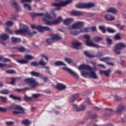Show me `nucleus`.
Instances as JSON below:
<instances>
[{
    "mask_svg": "<svg viewBox=\"0 0 126 126\" xmlns=\"http://www.w3.org/2000/svg\"><path fill=\"white\" fill-rule=\"evenodd\" d=\"M18 50L19 52H27L28 53L30 52V50H27L26 48L24 47H18Z\"/></svg>",
    "mask_w": 126,
    "mask_h": 126,
    "instance_id": "nucleus-33",
    "label": "nucleus"
},
{
    "mask_svg": "<svg viewBox=\"0 0 126 126\" xmlns=\"http://www.w3.org/2000/svg\"><path fill=\"white\" fill-rule=\"evenodd\" d=\"M23 7H24L25 8H28V9L29 10H32V7H31V6H30L29 4H28V3H24V4H23Z\"/></svg>",
    "mask_w": 126,
    "mask_h": 126,
    "instance_id": "nucleus-47",
    "label": "nucleus"
},
{
    "mask_svg": "<svg viewBox=\"0 0 126 126\" xmlns=\"http://www.w3.org/2000/svg\"><path fill=\"white\" fill-rule=\"evenodd\" d=\"M30 15L32 18L39 16H44V18H42L43 21L45 22L44 24L52 26V25H56L57 24H60L62 21V17H59L57 20H53L52 21H49L48 20L52 19V17L47 12L44 14L43 13H34L32 12L30 13Z\"/></svg>",
    "mask_w": 126,
    "mask_h": 126,
    "instance_id": "nucleus-1",
    "label": "nucleus"
},
{
    "mask_svg": "<svg viewBox=\"0 0 126 126\" xmlns=\"http://www.w3.org/2000/svg\"><path fill=\"white\" fill-rule=\"evenodd\" d=\"M24 81L25 83L29 85L31 88H36L38 84L36 79L32 77L24 79Z\"/></svg>",
    "mask_w": 126,
    "mask_h": 126,
    "instance_id": "nucleus-5",
    "label": "nucleus"
},
{
    "mask_svg": "<svg viewBox=\"0 0 126 126\" xmlns=\"http://www.w3.org/2000/svg\"><path fill=\"white\" fill-rule=\"evenodd\" d=\"M116 27L119 29L120 30H124V28H126V26L123 25V26H121L120 24H117L116 25Z\"/></svg>",
    "mask_w": 126,
    "mask_h": 126,
    "instance_id": "nucleus-50",
    "label": "nucleus"
},
{
    "mask_svg": "<svg viewBox=\"0 0 126 126\" xmlns=\"http://www.w3.org/2000/svg\"><path fill=\"white\" fill-rule=\"evenodd\" d=\"M0 98L1 99V101L3 103L6 102L7 100V98L3 96H0Z\"/></svg>",
    "mask_w": 126,
    "mask_h": 126,
    "instance_id": "nucleus-54",
    "label": "nucleus"
},
{
    "mask_svg": "<svg viewBox=\"0 0 126 126\" xmlns=\"http://www.w3.org/2000/svg\"><path fill=\"white\" fill-rule=\"evenodd\" d=\"M82 45V43H80L79 42L76 41H74L72 42L71 44V47L72 48L78 50L80 49L81 46Z\"/></svg>",
    "mask_w": 126,
    "mask_h": 126,
    "instance_id": "nucleus-15",
    "label": "nucleus"
},
{
    "mask_svg": "<svg viewBox=\"0 0 126 126\" xmlns=\"http://www.w3.org/2000/svg\"><path fill=\"white\" fill-rule=\"evenodd\" d=\"M125 109V106L122 104H120L117 106L116 113L117 114H120L122 112V111H123Z\"/></svg>",
    "mask_w": 126,
    "mask_h": 126,
    "instance_id": "nucleus-19",
    "label": "nucleus"
},
{
    "mask_svg": "<svg viewBox=\"0 0 126 126\" xmlns=\"http://www.w3.org/2000/svg\"><path fill=\"white\" fill-rule=\"evenodd\" d=\"M30 74L32 76H35L36 77H40V73L37 72L36 71H32L30 72Z\"/></svg>",
    "mask_w": 126,
    "mask_h": 126,
    "instance_id": "nucleus-36",
    "label": "nucleus"
},
{
    "mask_svg": "<svg viewBox=\"0 0 126 126\" xmlns=\"http://www.w3.org/2000/svg\"><path fill=\"white\" fill-rule=\"evenodd\" d=\"M77 68L79 70H88L89 71L92 70H96V68L95 67H92L91 66H89V65H86L85 64L79 65L77 67Z\"/></svg>",
    "mask_w": 126,
    "mask_h": 126,
    "instance_id": "nucleus-10",
    "label": "nucleus"
},
{
    "mask_svg": "<svg viewBox=\"0 0 126 126\" xmlns=\"http://www.w3.org/2000/svg\"><path fill=\"white\" fill-rule=\"evenodd\" d=\"M54 41H58L61 39V37L58 36L57 34H54L52 37Z\"/></svg>",
    "mask_w": 126,
    "mask_h": 126,
    "instance_id": "nucleus-38",
    "label": "nucleus"
},
{
    "mask_svg": "<svg viewBox=\"0 0 126 126\" xmlns=\"http://www.w3.org/2000/svg\"><path fill=\"white\" fill-rule=\"evenodd\" d=\"M6 25L9 27H11L13 25V22L10 21H8L6 22Z\"/></svg>",
    "mask_w": 126,
    "mask_h": 126,
    "instance_id": "nucleus-55",
    "label": "nucleus"
},
{
    "mask_svg": "<svg viewBox=\"0 0 126 126\" xmlns=\"http://www.w3.org/2000/svg\"><path fill=\"white\" fill-rule=\"evenodd\" d=\"M107 12L108 13H113L114 14H117L118 13V10H117V9L114 8V7H109L107 10Z\"/></svg>",
    "mask_w": 126,
    "mask_h": 126,
    "instance_id": "nucleus-24",
    "label": "nucleus"
},
{
    "mask_svg": "<svg viewBox=\"0 0 126 126\" xmlns=\"http://www.w3.org/2000/svg\"><path fill=\"white\" fill-rule=\"evenodd\" d=\"M19 26L21 28L20 30L15 31V33L17 35L23 34L24 35L28 34L29 35H32V33H30V30H29V27L27 25L19 24Z\"/></svg>",
    "mask_w": 126,
    "mask_h": 126,
    "instance_id": "nucleus-3",
    "label": "nucleus"
},
{
    "mask_svg": "<svg viewBox=\"0 0 126 126\" xmlns=\"http://www.w3.org/2000/svg\"><path fill=\"white\" fill-rule=\"evenodd\" d=\"M11 82L9 83L10 84L14 85L15 82L17 81V79L16 78H11Z\"/></svg>",
    "mask_w": 126,
    "mask_h": 126,
    "instance_id": "nucleus-52",
    "label": "nucleus"
},
{
    "mask_svg": "<svg viewBox=\"0 0 126 126\" xmlns=\"http://www.w3.org/2000/svg\"><path fill=\"white\" fill-rule=\"evenodd\" d=\"M125 48H126V45L124 43L119 42L115 45L113 51L117 54L120 55L121 53V51Z\"/></svg>",
    "mask_w": 126,
    "mask_h": 126,
    "instance_id": "nucleus-6",
    "label": "nucleus"
},
{
    "mask_svg": "<svg viewBox=\"0 0 126 126\" xmlns=\"http://www.w3.org/2000/svg\"><path fill=\"white\" fill-rule=\"evenodd\" d=\"M31 65L32 66H37L38 65V63H37V62H32V63H30Z\"/></svg>",
    "mask_w": 126,
    "mask_h": 126,
    "instance_id": "nucleus-51",
    "label": "nucleus"
},
{
    "mask_svg": "<svg viewBox=\"0 0 126 126\" xmlns=\"http://www.w3.org/2000/svg\"><path fill=\"white\" fill-rule=\"evenodd\" d=\"M64 60L65 62H66L67 63H68L69 64H70L71 66H74L75 63H74L72 61V60L69 58H65L64 59Z\"/></svg>",
    "mask_w": 126,
    "mask_h": 126,
    "instance_id": "nucleus-27",
    "label": "nucleus"
},
{
    "mask_svg": "<svg viewBox=\"0 0 126 126\" xmlns=\"http://www.w3.org/2000/svg\"><path fill=\"white\" fill-rule=\"evenodd\" d=\"M80 33H88L90 32V28H83L81 29L80 31H79Z\"/></svg>",
    "mask_w": 126,
    "mask_h": 126,
    "instance_id": "nucleus-30",
    "label": "nucleus"
},
{
    "mask_svg": "<svg viewBox=\"0 0 126 126\" xmlns=\"http://www.w3.org/2000/svg\"><path fill=\"white\" fill-rule=\"evenodd\" d=\"M83 26V22H77L74 25H72L71 28L75 29H79Z\"/></svg>",
    "mask_w": 126,
    "mask_h": 126,
    "instance_id": "nucleus-14",
    "label": "nucleus"
},
{
    "mask_svg": "<svg viewBox=\"0 0 126 126\" xmlns=\"http://www.w3.org/2000/svg\"><path fill=\"white\" fill-rule=\"evenodd\" d=\"M107 42L109 45H111L112 44V40L110 38H107Z\"/></svg>",
    "mask_w": 126,
    "mask_h": 126,
    "instance_id": "nucleus-60",
    "label": "nucleus"
},
{
    "mask_svg": "<svg viewBox=\"0 0 126 126\" xmlns=\"http://www.w3.org/2000/svg\"><path fill=\"white\" fill-rule=\"evenodd\" d=\"M84 54L88 58H93L94 57H95V56H94L93 55H92L88 51H84Z\"/></svg>",
    "mask_w": 126,
    "mask_h": 126,
    "instance_id": "nucleus-35",
    "label": "nucleus"
},
{
    "mask_svg": "<svg viewBox=\"0 0 126 126\" xmlns=\"http://www.w3.org/2000/svg\"><path fill=\"white\" fill-rule=\"evenodd\" d=\"M80 73H81V75L84 78H87V76L89 75V73L87 72L86 71H85V70L81 71Z\"/></svg>",
    "mask_w": 126,
    "mask_h": 126,
    "instance_id": "nucleus-34",
    "label": "nucleus"
},
{
    "mask_svg": "<svg viewBox=\"0 0 126 126\" xmlns=\"http://www.w3.org/2000/svg\"><path fill=\"white\" fill-rule=\"evenodd\" d=\"M32 2V0H21V2L22 3H24L25 2H29V3H31Z\"/></svg>",
    "mask_w": 126,
    "mask_h": 126,
    "instance_id": "nucleus-59",
    "label": "nucleus"
},
{
    "mask_svg": "<svg viewBox=\"0 0 126 126\" xmlns=\"http://www.w3.org/2000/svg\"><path fill=\"white\" fill-rule=\"evenodd\" d=\"M3 62V63L10 62H11V60H10L9 59H8V58H4Z\"/></svg>",
    "mask_w": 126,
    "mask_h": 126,
    "instance_id": "nucleus-62",
    "label": "nucleus"
},
{
    "mask_svg": "<svg viewBox=\"0 0 126 126\" xmlns=\"http://www.w3.org/2000/svg\"><path fill=\"white\" fill-rule=\"evenodd\" d=\"M80 97V94H75L70 96L69 98V101L70 103L74 102L75 100Z\"/></svg>",
    "mask_w": 126,
    "mask_h": 126,
    "instance_id": "nucleus-16",
    "label": "nucleus"
},
{
    "mask_svg": "<svg viewBox=\"0 0 126 126\" xmlns=\"http://www.w3.org/2000/svg\"><path fill=\"white\" fill-rule=\"evenodd\" d=\"M72 0H67L66 1H64V2H61L59 3H53L52 5L53 6L58 7L57 8L52 9L51 10V12L52 15L55 18L56 17V14L54 12L55 10H60L61 9V6H65L66 5L72 2Z\"/></svg>",
    "mask_w": 126,
    "mask_h": 126,
    "instance_id": "nucleus-4",
    "label": "nucleus"
},
{
    "mask_svg": "<svg viewBox=\"0 0 126 126\" xmlns=\"http://www.w3.org/2000/svg\"><path fill=\"white\" fill-rule=\"evenodd\" d=\"M10 98H12L14 100H18L19 101H21V98L20 97L14 96L13 94H10L9 95Z\"/></svg>",
    "mask_w": 126,
    "mask_h": 126,
    "instance_id": "nucleus-40",
    "label": "nucleus"
},
{
    "mask_svg": "<svg viewBox=\"0 0 126 126\" xmlns=\"http://www.w3.org/2000/svg\"><path fill=\"white\" fill-rule=\"evenodd\" d=\"M104 17L107 21H113L115 20V18L112 17V16L110 14L105 15Z\"/></svg>",
    "mask_w": 126,
    "mask_h": 126,
    "instance_id": "nucleus-32",
    "label": "nucleus"
},
{
    "mask_svg": "<svg viewBox=\"0 0 126 126\" xmlns=\"http://www.w3.org/2000/svg\"><path fill=\"white\" fill-rule=\"evenodd\" d=\"M5 31L8 32L9 34H13V31L12 30H10L9 28H6L5 29Z\"/></svg>",
    "mask_w": 126,
    "mask_h": 126,
    "instance_id": "nucleus-57",
    "label": "nucleus"
},
{
    "mask_svg": "<svg viewBox=\"0 0 126 126\" xmlns=\"http://www.w3.org/2000/svg\"><path fill=\"white\" fill-rule=\"evenodd\" d=\"M10 93V92L8 90H2L0 91V94H1L8 95Z\"/></svg>",
    "mask_w": 126,
    "mask_h": 126,
    "instance_id": "nucleus-37",
    "label": "nucleus"
},
{
    "mask_svg": "<svg viewBox=\"0 0 126 126\" xmlns=\"http://www.w3.org/2000/svg\"><path fill=\"white\" fill-rule=\"evenodd\" d=\"M74 29H73L72 28L70 29V34L71 35H76L78 34H80V32H79V31H76Z\"/></svg>",
    "mask_w": 126,
    "mask_h": 126,
    "instance_id": "nucleus-28",
    "label": "nucleus"
},
{
    "mask_svg": "<svg viewBox=\"0 0 126 126\" xmlns=\"http://www.w3.org/2000/svg\"><path fill=\"white\" fill-rule=\"evenodd\" d=\"M99 61H100V62H104L109 65L112 66L114 64L113 63L110 62L111 59L108 57L101 58L99 59Z\"/></svg>",
    "mask_w": 126,
    "mask_h": 126,
    "instance_id": "nucleus-13",
    "label": "nucleus"
},
{
    "mask_svg": "<svg viewBox=\"0 0 126 126\" xmlns=\"http://www.w3.org/2000/svg\"><path fill=\"white\" fill-rule=\"evenodd\" d=\"M5 72L7 74H10L16 73L15 71L14 70H12V69L7 70L5 71Z\"/></svg>",
    "mask_w": 126,
    "mask_h": 126,
    "instance_id": "nucleus-45",
    "label": "nucleus"
},
{
    "mask_svg": "<svg viewBox=\"0 0 126 126\" xmlns=\"http://www.w3.org/2000/svg\"><path fill=\"white\" fill-rule=\"evenodd\" d=\"M22 124L25 125V126H30L32 124V122L28 119H24L23 120H22Z\"/></svg>",
    "mask_w": 126,
    "mask_h": 126,
    "instance_id": "nucleus-31",
    "label": "nucleus"
},
{
    "mask_svg": "<svg viewBox=\"0 0 126 126\" xmlns=\"http://www.w3.org/2000/svg\"><path fill=\"white\" fill-rule=\"evenodd\" d=\"M84 38L86 40V44L89 46L99 48L100 47L97 44L94 43L92 41H90V35L86 34L83 36Z\"/></svg>",
    "mask_w": 126,
    "mask_h": 126,
    "instance_id": "nucleus-8",
    "label": "nucleus"
},
{
    "mask_svg": "<svg viewBox=\"0 0 126 126\" xmlns=\"http://www.w3.org/2000/svg\"><path fill=\"white\" fill-rule=\"evenodd\" d=\"M15 110H17L18 111H13L12 113L13 114V115H18V114H23L24 115L25 114V109H24L23 107L21 106V108L20 109H15Z\"/></svg>",
    "mask_w": 126,
    "mask_h": 126,
    "instance_id": "nucleus-20",
    "label": "nucleus"
},
{
    "mask_svg": "<svg viewBox=\"0 0 126 126\" xmlns=\"http://www.w3.org/2000/svg\"><path fill=\"white\" fill-rule=\"evenodd\" d=\"M114 39L116 40H120V33H119L114 36Z\"/></svg>",
    "mask_w": 126,
    "mask_h": 126,
    "instance_id": "nucleus-56",
    "label": "nucleus"
},
{
    "mask_svg": "<svg viewBox=\"0 0 126 126\" xmlns=\"http://www.w3.org/2000/svg\"><path fill=\"white\" fill-rule=\"evenodd\" d=\"M56 88H57V89L62 91L66 89V87L63 84L58 83L56 86Z\"/></svg>",
    "mask_w": 126,
    "mask_h": 126,
    "instance_id": "nucleus-21",
    "label": "nucleus"
},
{
    "mask_svg": "<svg viewBox=\"0 0 126 126\" xmlns=\"http://www.w3.org/2000/svg\"><path fill=\"white\" fill-rule=\"evenodd\" d=\"M10 3L12 6L16 8L17 11L19 10V5L16 2H15L14 0H12L10 2Z\"/></svg>",
    "mask_w": 126,
    "mask_h": 126,
    "instance_id": "nucleus-23",
    "label": "nucleus"
},
{
    "mask_svg": "<svg viewBox=\"0 0 126 126\" xmlns=\"http://www.w3.org/2000/svg\"><path fill=\"white\" fill-rule=\"evenodd\" d=\"M31 28L32 29H36L40 32H43L44 31H48V32L52 31V29H50V28H48L47 27L37 26L36 28H35V25H31Z\"/></svg>",
    "mask_w": 126,
    "mask_h": 126,
    "instance_id": "nucleus-11",
    "label": "nucleus"
},
{
    "mask_svg": "<svg viewBox=\"0 0 126 126\" xmlns=\"http://www.w3.org/2000/svg\"><path fill=\"white\" fill-rule=\"evenodd\" d=\"M38 65H40L41 66H45L46 64V63L43 61V59H41L40 61L38 62Z\"/></svg>",
    "mask_w": 126,
    "mask_h": 126,
    "instance_id": "nucleus-44",
    "label": "nucleus"
},
{
    "mask_svg": "<svg viewBox=\"0 0 126 126\" xmlns=\"http://www.w3.org/2000/svg\"><path fill=\"white\" fill-rule=\"evenodd\" d=\"M111 72V70L110 69H109L107 70H105L104 72V74L106 76H109Z\"/></svg>",
    "mask_w": 126,
    "mask_h": 126,
    "instance_id": "nucleus-46",
    "label": "nucleus"
},
{
    "mask_svg": "<svg viewBox=\"0 0 126 126\" xmlns=\"http://www.w3.org/2000/svg\"><path fill=\"white\" fill-rule=\"evenodd\" d=\"M90 29V31H91V32H96V27L95 26L94 27H92L91 28H89Z\"/></svg>",
    "mask_w": 126,
    "mask_h": 126,
    "instance_id": "nucleus-53",
    "label": "nucleus"
},
{
    "mask_svg": "<svg viewBox=\"0 0 126 126\" xmlns=\"http://www.w3.org/2000/svg\"><path fill=\"white\" fill-rule=\"evenodd\" d=\"M73 21V19H67L63 21V24L64 25L68 26Z\"/></svg>",
    "mask_w": 126,
    "mask_h": 126,
    "instance_id": "nucleus-29",
    "label": "nucleus"
},
{
    "mask_svg": "<svg viewBox=\"0 0 126 126\" xmlns=\"http://www.w3.org/2000/svg\"><path fill=\"white\" fill-rule=\"evenodd\" d=\"M98 28H99V30L101 31V32H102L103 33H105L106 28L105 27H104L103 26H100L98 27Z\"/></svg>",
    "mask_w": 126,
    "mask_h": 126,
    "instance_id": "nucleus-41",
    "label": "nucleus"
},
{
    "mask_svg": "<svg viewBox=\"0 0 126 126\" xmlns=\"http://www.w3.org/2000/svg\"><path fill=\"white\" fill-rule=\"evenodd\" d=\"M90 72L89 73V76L90 78H92L93 79H98V76L97 75L95 72L93 70L90 71Z\"/></svg>",
    "mask_w": 126,
    "mask_h": 126,
    "instance_id": "nucleus-18",
    "label": "nucleus"
},
{
    "mask_svg": "<svg viewBox=\"0 0 126 126\" xmlns=\"http://www.w3.org/2000/svg\"><path fill=\"white\" fill-rule=\"evenodd\" d=\"M11 41L13 43H20L22 41L21 38L20 37H11Z\"/></svg>",
    "mask_w": 126,
    "mask_h": 126,
    "instance_id": "nucleus-26",
    "label": "nucleus"
},
{
    "mask_svg": "<svg viewBox=\"0 0 126 126\" xmlns=\"http://www.w3.org/2000/svg\"><path fill=\"white\" fill-rule=\"evenodd\" d=\"M0 43L3 45V46H6V43L5 42V40H2V39H0Z\"/></svg>",
    "mask_w": 126,
    "mask_h": 126,
    "instance_id": "nucleus-63",
    "label": "nucleus"
},
{
    "mask_svg": "<svg viewBox=\"0 0 126 126\" xmlns=\"http://www.w3.org/2000/svg\"><path fill=\"white\" fill-rule=\"evenodd\" d=\"M9 39V36L7 34L5 33H2L0 35V40H7V39Z\"/></svg>",
    "mask_w": 126,
    "mask_h": 126,
    "instance_id": "nucleus-25",
    "label": "nucleus"
},
{
    "mask_svg": "<svg viewBox=\"0 0 126 126\" xmlns=\"http://www.w3.org/2000/svg\"><path fill=\"white\" fill-rule=\"evenodd\" d=\"M94 40L96 43H99L102 40V37L96 36L94 38Z\"/></svg>",
    "mask_w": 126,
    "mask_h": 126,
    "instance_id": "nucleus-39",
    "label": "nucleus"
},
{
    "mask_svg": "<svg viewBox=\"0 0 126 126\" xmlns=\"http://www.w3.org/2000/svg\"><path fill=\"white\" fill-rule=\"evenodd\" d=\"M71 15L73 16H82V15H83V12L80 11H73L71 12Z\"/></svg>",
    "mask_w": 126,
    "mask_h": 126,
    "instance_id": "nucleus-22",
    "label": "nucleus"
},
{
    "mask_svg": "<svg viewBox=\"0 0 126 126\" xmlns=\"http://www.w3.org/2000/svg\"><path fill=\"white\" fill-rule=\"evenodd\" d=\"M114 98H115V99H116V100H118V101H120V100H122V98L121 97H120L119 96H117V95L115 96Z\"/></svg>",
    "mask_w": 126,
    "mask_h": 126,
    "instance_id": "nucleus-61",
    "label": "nucleus"
},
{
    "mask_svg": "<svg viewBox=\"0 0 126 126\" xmlns=\"http://www.w3.org/2000/svg\"><path fill=\"white\" fill-rule=\"evenodd\" d=\"M42 96V94H32V98H33L34 99H36V98H38V97H40Z\"/></svg>",
    "mask_w": 126,
    "mask_h": 126,
    "instance_id": "nucleus-42",
    "label": "nucleus"
},
{
    "mask_svg": "<svg viewBox=\"0 0 126 126\" xmlns=\"http://www.w3.org/2000/svg\"><path fill=\"white\" fill-rule=\"evenodd\" d=\"M54 64L56 66H63L64 67H62V69L64 70L67 71L68 72H69L71 75L75 77L76 79H79V76L74 71H72L71 69H70L68 67H66V65L62 61H56Z\"/></svg>",
    "mask_w": 126,
    "mask_h": 126,
    "instance_id": "nucleus-2",
    "label": "nucleus"
},
{
    "mask_svg": "<svg viewBox=\"0 0 126 126\" xmlns=\"http://www.w3.org/2000/svg\"><path fill=\"white\" fill-rule=\"evenodd\" d=\"M24 59L22 60H16V62L21 64H27L29 63V61L32 60L34 59L33 56L29 55H26L24 56ZM26 59V60H25Z\"/></svg>",
    "mask_w": 126,
    "mask_h": 126,
    "instance_id": "nucleus-7",
    "label": "nucleus"
},
{
    "mask_svg": "<svg viewBox=\"0 0 126 126\" xmlns=\"http://www.w3.org/2000/svg\"><path fill=\"white\" fill-rule=\"evenodd\" d=\"M94 6V3H79L76 5V7L79 9H83L85 8H91Z\"/></svg>",
    "mask_w": 126,
    "mask_h": 126,
    "instance_id": "nucleus-12",
    "label": "nucleus"
},
{
    "mask_svg": "<svg viewBox=\"0 0 126 126\" xmlns=\"http://www.w3.org/2000/svg\"><path fill=\"white\" fill-rule=\"evenodd\" d=\"M20 108H21V106L20 105L15 104H12L11 105H10L8 108H3V107H0V111L2 112H6L7 109H10V110H11V109L20 110Z\"/></svg>",
    "mask_w": 126,
    "mask_h": 126,
    "instance_id": "nucleus-9",
    "label": "nucleus"
},
{
    "mask_svg": "<svg viewBox=\"0 0 126 126\" xmlns=\"http://www.w3.org/2000/svg\"><path fill=\"white\" fill-rule=\"evenodd\" d=\"M46 42L49 44H51L52 43H53L54 41L52 38V37H50L49 38L46 39Z\"/></svg>",
    "mask_w": 126,
    "mask_h": 126,
    "instance_id": "nucleus-48",
    "label": "nucleus"
},
{
    "mask_svg": "<svg viewBox=\"0 0 126 126\" xmlns=\"http://www.w3.org/2000/svg\"><path fill=\"white\" fill-rule=\"evenodd\" d=\"M73 108H74L76 111L80 112V111L84 110L86 108V106L84 104H81L80 105V107L78 108L77 107V106L76 104H73Z\"/></svg>",
    "mask_w": 126,
    "mask_h": 126,
    "instance_id": "nucleus-17",
    "label": "nucleus"
},
{
    "mask_svg": "<svg viewBox=\"0 0 126 126\" xmlns=\"http://www.w3.org/2000/svg\"><path fill=\"white\" fill-rule=\"evenodd\" d=\"M106 31L108 32V33H114L115 32V30L110 28V27H108L106 29Z\"/></svg>",
    "mask_w": 126,
    "mask_h": 126,
    "instance_id": "nucleus-43",
    "label": "nucleus"
},
{
    "mask_svg": "<svg viewBox=\"0 0 126 126\" xmlns=\"http://www.w3.org/2000/svg\"><path fill=\"white\" fill-rule=\"evenodd\" d=\"M15 123L12 121H7L6 122V124L7 125V126H13V125H14Z\"/></svg>",
    "mask_w": 126,
    "mask_h": 126,
    "instance_id": "nucleus-58",
    "label": "nucleus"
},
{
    "mask_svg": "<svg viewBox=\"0 0 126 126\" xmlns=\"http://www.w3.org/2000/svg\"><path fill=\"white\" fill-rule=\"evenodd\" d=\"M105 110L108 111L110 114H111L113 112L112 109L105 108Z\"/></svg>",
    "mask_w": 126,
    "mask_h": 126,
    "instance_id": "nucleus-64",
    "label": "nucleus"
},
{
    "mask_svg": "<svg viewBox=\"0 0 126 126\" xmlns=\"http://www.w3.org/2000/svg\"><path fill=\"white\" fill-rule=\"evenodd\" d=\"M24 100H26V101H30L32 100V96L29 97L27 95H25L24 96Z\"/></svg>",
    "mask_w": 126,
    "mask_h": 126,
    "instance_id": "nucleus-49",
    "label": "nucleus"
}]
</instances>
